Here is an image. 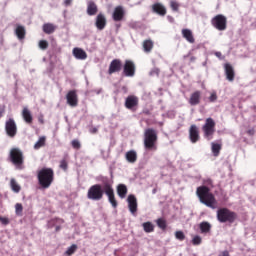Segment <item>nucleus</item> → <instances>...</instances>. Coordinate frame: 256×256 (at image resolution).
<instances>
[{
  "label": "nucleus",
  "mask_w": 256,
  "mask_h": 256,
  "mask_svg": "<svg viewBox=\"0 0 256 256\" xmlns=\"http://www.w3.org/2000/svg\"><path fill=\"white\" fill-rule=\"evenodd\" d=\"M142 47L144 53H151V51H153V41L151 39L144 40Z\"/></svg>",
  "instance_id": "c756f323"
},
{
  "label": "nucleus",
  "mask_w": 256,
  "mask_h": 256,
  "mask_svg": "<svg viewBox=\"0 0 256 256\" xmlns=\"http://www.w3.org/2000/svg\"><path fill=\"white\" fill-rule=\"evenodd\" d=\"M219 256H231V255L229 254V251L224 250V251H222V252L219 254Z\"/></svg>",
  "instance_id": "de8ad7c7"
},
{
  "label": "nucleus",
  "mask_w": 256,
  "mask_h": 256,
  "mask_svg": "<svg viewBox=\"0 0 256 256\" xmlns=\"http://www.w3.org/2000/svg\"><path fill=\"white\" fill-rule=\"evenodd\" d=\"M15 214L18 217H23V204H21V203L15 204Z\"/></svg>",
  "instance_id": "c9c22d12"
},
{
  "label": "nucleus",
  "mask_w": 256,
  "mask_h": 256,
  "mask_svg": "<svg viewBox=\"0 0 256 256\" xmlns=\"http://www.w3.org/2000/svg\"><path fill=\"white\" fill-rule=\"evenodd\" d=\"M135 62L133 60H125L123 66V74L125 77H135Z\"/></svg>",
  "instance_id": "1a4fd4ad"
},
{
  "label": "nucleus",
  "mask_w": 256,
  "mask_h": 256,
  "mask_svg": "<svg viewBox=\"0 0 256 256\" xmlns=\"http://www.w3.org/2000/svg\"><path fill=\"white\" fill-rule=\"evenodd\" d=\"M15 35L18 37L20 41H23L25 39V35H27V32L25 30L24 26L18 25L15 29Z\"/></svg>",
  "instance_id": "cd10ccee"
},
{
  "label": "nucleus",
  "mask_w": 256,
  "mask_h": 256,
  "mask_svg": "<svg viewBox=\"0 0 256 256\" xmlns=\"http://www.w3.org/2000/svg\"><path fill=\"white\" fill-rule=\"evenodd\" d=\"M71 3H73V0H65V1H64V5H65L66 7H69V5H71Z\"/></svg>",
  "instance_id": "8fccbe9b"
},
{
  "label": "nucleus",
  "mask_w": 256,
  "mask_h": 256,
  "mask_svg": "<svg viewBox=\"0 0 256 256\" xmlns=\"http://www.w3.org/2000/svg\"><path fill=\"white\" fill-rule=\"evenodd\" d=\"M211 25L218 31L227 29V17L223 14H218L211 19Z\"/></svg>",
  "instance_id": "6e6552de"
},
{
  "label": "nucleus",
  "mask_w": 256,
  "mask_h": 256,
  "mask_svg": "<svg viewBox=\"0 0 256 256\" xmlns=\"http://www.w3.org/2000/svg\"><path fill=\"white\" fill-rule=\"evenodd\" d=\"M124 105L129 111H137V107H139V98L135 95H129L126 98Z\"/></svg>",
  "instance_id": "9d476101"
},
{
  "label": "nucleus",
  "mask_w": 256,
  "mask_h": 256,
  "mask_svg": "<svg viewBox=\"0 0 256 256\" xmlns=\"http://www.w3.org/2000/svg\"><path fill=\"white\" fill-rule=\"evenodd\" d=\"M209 101H210V103H215V101H217V93H215V92L211 93V95L209 97Z\"/></svg>",
  "instance_id": "c03bdc74"
},
{
  "label": "nucleus",
  "mask_w": 256,
  "mask_h": 256,
  "mask_svg": "<svg viewBox=\"0 0 256 256\" xmlns=\"http://www.w3.org/2000/svg\"><path fill=\"white\" fill-rule=\"evenodd\" d=\"M5 131L8 137H15L17 135V124L13 118H9L5 123Z\"/></svg>",
  "instance_id": "9b49d317"
},
{
  "label": "nucleus",
  "mask_w": 256,
  "mask_h": 256,
  "mask_svg": "<svg viewBox=\"0 0 256 256\" xmlns=\"http://www.w3.org/2000/svg\"><path fill=\"white\" fill-rule=\"evenodd\" d=\"M221 144L212 142L211 143V149L214 157H219V153H221Z\"/></svg>",
  "instance_id": "7c9ffc66"
},
{
  "label": "nucleus",
  "mask_w": 256,
  "mask_h": 256,
  "mask_svg": "<svg viewBox=\"0 0 256 256\" xmlns=\"http://www.w3.org/2000/svg\"><path fill=\"white\" fill-rule=\"evenodd\" d=\"M202 242H203V239L199 235H196L192 238L193 245H201Z\"/></svg>",
  "instance_id": "ea45409f"
},
{
  "label": "nucleus",
  "mask_w": 256,
  "mask_h": 256,
  "mask_svg": "<svg viewBox=\"0 0 256 256\" xmlns=\"http://www.w3.org/2000/svg\"><path fill=\"white\" fill-rule=\"evenodd\" d=\"M0 222L2 225H9V218L0 216Z\"/></svg>",
  "instance_id": "a18cd8bd"
},
{
  "label": "nucleus",
  "mask_w": 256,
  "mask_h": 256,
  "mask_svg": "<svg viewBox=\"0 0 256 256\" xmlns=\"http://www.w3.org/2000/svg\"><path fill=\"white\" fill-rule=\"evenodd\" d=\"M196 195L199 198L200 203L206 205L210 209H217V199L215 195L211 193V189L207 186H200L196 190Z\"/></svg>",
  "instance_id": "f03ea898"
},
{
  "label": "nucleus",
  "mask_w": 256,
  "mask_h": 256,
  "mask_svg": "<svg viewBox=\"0 0 256 256\" xmlns=\"http://www.w3.org/2000/svg\"><path fill=\"white\" fill-rule=\"evenodd\" d=\"M199 229L202 235H207V233H211V223L203 221L199 224Z\"/></svg>",
  "instance_id": "bb28decb"
},
{
  "label": "nucleus",
  "mask_w": 256,
  "mask_h": 256,
  "mask_svg": "<svg viewBox=\"0 0 256 256\" xmlns=\"http://www.w3.org/2000/svg\"><path fill=\"white\" fill-rule=\"evenodd\" d=\"M77 251V245L72 244L65 252V255L71 256Z\"/></svg>",
  "instance_id": "e433bc0d"
},
{
  "label": "nucleus",
  "mask_w": 256,
  "mask_h": 256,
  "mask_svg": "<svg viewBox=\"0 0 256 256\" xmlns=\"http://www.w3.org/2000/svg\"><path fill=\"white\" fill-rule=\"evenodd\" d=\"M156 225L159 227V229H162V231H165L167 229V220L163 218H158L156 220Z\"/></svg>",
  "instance_id": "72a5a7b5"
},
{
  "label": "nucleus",
  "mask_w": 256,
  "mask_h": 256,
  "mask_svg": "<svg viewBox=\"0 0 256 256\" xmlns=\"http://www.w3.org/2000/svg\"><path fill=\"white\" fill-rule=\"evenodd\" d=\"M121 69H123V62L121 59H114L110 62L108 75H113V73H120Z\"/></svg>",
  "instance_id": "f8f14e48"
},
{
  "label": "nucleus",
  "mask_w": 256,
  "mask_h": 256,
  "mask_svg": "<svg viewBox=\"0 0 256 256\" xmlns=\"http://www.w3.org/2000/svg\"><path fill=\"white\" fill-rule=\"evenodd\" d=\"M98 11H99V8L97 7V4H95L92 0L88 1L87 15H89L90 17H93V15H97Z\"/></svg>",
  "instance_id": "5701e85b"
},
{
  "label": "nucleus",
  "mask_w": 256,
  "mask_h": 256,
  "mask_svg": "<svg viewBox=\"0 0 256 256\" xmlns=\"http://www.w3.org/2000/svg\"><path fill=\"white\" fill-rule=\"evenodd\" d=\"M189 138L191 143H197V141L201 139V137L199 136V128L197 127V125L193 124L190 126Z\"/></svg>",
  "instance_id": "f3484780"
},
{
  "label": "nucleus",
  "mask_w": 256,
  "mask_h": 256,
  "mask_svg": "<svg viewBox=\"0 0 256 256\" xmlns=\"http://www.w3.org/2000/svg\"><path fill=\"white\" fill-rule=\"evenodd\" d=\"M183 39L187 41V43H190L193 45L195 43V36L193 35V31L189 28H184L181 31Z\"/></svg>",
  "instance_id": "412c9836"
},
{
  "label": "nucleus",
  "mask_w": 256,
  "mask_h": 256,
  "mask_svg": "<svg viewBox=\"0 0 256 256\" xmlns=\"http://www.w3.org/2000/svg\"><path fill=\"white\" fill-rule=\"evenodd\" d=\"M101 184L92 185L87 191V199L90 201H101L104 195L107 196L110 205H112L113 209H117L119 203L115 198V190L113 189V181H111L108 177L102 178Z\"/></svg>",
  "instance_id": "f257e3e1"
},
{
  "label": "nucleus",
  "mask_w": 256,
  "mask_h": 256,
  "mask_svg": "<svg viewBox=\"0 0 256 256\" xmlns=\"http://www.w3.org/2000/svg\"><path fill=\"white\" fill-rule=\"evenodd\" d=\"M22 117L25 123H27L28 125H31V123H33V115L31 114V111L29 110V108L27 107L23 108Z\"/></svg>",
  "instance_id": "b1692460"
},
{
  "label": "nucleus",
  "mask_w": 256,
  "mask_h": 256,
  "mask_svg": "<svg viewBox=\"0 0 256 256\" xmlns=\"http://www.w3.org/2000/svg\"><path fill=\"white\" fill-rule=\"evenodd\" d=\"M43 32L46 33V35H51L57 31V26L53 23H45L42 26Z\"/></svg>",
  "instance_id": "a878e982"
},
{
  "label": "nucleus",
  "mask_w": 256,
  "mask_h": 256,
  "mask_svg": "<svg viewBox=\"0 0 256 256\" xmlns=\"http://www.w3.org/2000/svg\"><path fill=\"white\" fill-rule=\"evenodd\" d=\"M189 105L195 107L201 103V91L196 90L194 91L188 100Z\"/></svg>",
  "instance_id": "a211bd4d"
},
{
  "label": "nucleus",
  "mask_w": 256,
  "mask_h": 256,
  "mask_svg": "<svg viewBox=\"0 0 256 256\" xmlns=\"http://www.w3.org/2000/svg\"><path fill=\"white\" fill-rule=\"evenodd\" d=\"M216 55H217V57H219V55H221V53H220V52H217Z\"/></svg>",
  "instance_id": "6e6d98bb"
},
{
  "label": "nucleus",
  "mask_w": 256,
  "mask_h": 256,
  "mask_svg": "<svg viewBox=\"0 0 256 256\" xmlns=\"http://www.w3.org/2000/svg\"><path fill=\"white\" fill-rule=\"evenodd\" d=\"M117 195L120 199H125L127 197L128 189L125 184H118L116 187Z\"/></svg>",
  "instance_id": "393cba45"
},
{
  "label": "nucleus",
  "mask_w": 256,
  "mask_h": 256,
  "mask_svg": "<svg viewBox=\"0 0 256 256\" xmlns=\"http://www.w3.org/2000/svg\"><path fill=\"white\" fill-rule=\"evenodd\" d=\"M247 135H250V136L255 135V129L252 128V129L248 130Z\"/></svg>",
  "instance_id": "09e8293b"
},
{
  "label": "nucleus",
  "mask_w": 256,
  "mask_h": 256,
  "mask_svg": "<svg viewBox=\"0 0 256 256\" xmlns=\"http://www.w3.org/2000/svg\"><path fill=\"white\" fill-rule=\"evenodd\" d=\"M124 17H125V10L122 8V6H117L114 9V12L112 14L113 21H116V22L123 21Z\"/></svg>",
  "instance_id": "aec40b11"
},
{
  "label": "nucleus",
  "mask_w": 256,
  "mask_h": 256,
  "mask_svg": "<svg viewBox=\"0 0 256 256\" xmlns=\"http://www.w3.org/2000/svg\"><path fill=\"white\" fill-rule=\"evenodd\" d=\"M125 159L128 163H136L137 162V152L135 150H129L125 154Z\"/></svg>",
  "instance_id": "c85d7f7f"
},
{
  "label": "nucleus",
  "mask_w": 256,
  "mask_h": 256,
  "mask_svg": "<svg viewBox=\"0 0 256 256\" xmlns=\"http://www.w3.org/2000/svg\"><path fill=\"white\" fill-rule=\"evenodd\" d=\"M143 113H144V115H151V111H149V110H144Z\"/></svg>",
  "instance_id": "603ef678"
},
{
  "label": "nucleus",
  "mask_w": 256,
  "mask_h": 256,
  "mask_svg": "<svg viewBox=\"0 0 256 256\" xmlns=\"http://www.w3.org/2000/svg\"><path fill=\"white\" fill-rule=\"evenodd\" d=\"M59 223H65V221L63 219H58L57 220Z\"/></svg>",
  "instance_id": "5fc2aeb1"
},
{
  "label": "nucleus",
  "mask_w": 256,
  "mask_h": 256,
  "mask_svg": "<svg viewBox=\"0 0 256 256\" xmlns=\"http://www.w3.org/2000/svg\"><path fill=\"white\" fill-rule=\"evenodd\" d=\"M142 227L145 233H153L155 231V226L151 222H144L142 224Z\"/></svg>",
  "instance_id": "2f4dec72"
},
{
  "label": "nucleus",
  "mask_w": 256,
  "mask_h": 256,
  "mask_svg": "<svg viewBox=\"0 0 256 256\" xmlns=\"http://www.w3.org/2000/svg\"><path fill=\"white\" fill-rule=\"evenodd\" d=\"M99 130L97 129V128H92L91 130H90V133H92L93 135H95V133H97Z\"/></svg>",
  "instance_id": "3c124183"
},
{
  "label": "nucleus",
  "mask_w": 256,
  "mask_h": 256,
  "mask_svg": "<svg viewBox=\"0 0 256 256\" xmlns=\"http://www.w3.org/2000/svg\"><path fill=\"white\" fill-rule=\"evenodd\" d=\"M219 223H230L233 224L238 219V215L235 211L229 208H219L216 214Z\"/></svg>",
  "instance_id": "39448f33"
},
{
  "label": "nucleus",
  "mask_w": 256,
  "mask_h": 256,
  "mask_svg": "<svg viewBox=\"0 0 256 256\" xmlns=\"http://www.w3.org/2000/svg\"><path fill=\"white\" fill-rule=\"evenodd\" d=\"M10 186H11L12 191H14V193H19V191H21V186L17 183L15 178H12L10 180Z\"/></svg>",
  "instance_id": "473e14b6"
},
{
  "label": "nucleus",
  "mask_w": 256,
  "mask_h": 256,
  "mask_svg": "<svg viewBox=\"0 0 256 256\" xmlns=\"http://www.w3.org/2000/svg\"><path fill=\"white\" fill-rule=\"evenodd\" d=\"M66 100L70 107H77L79 105V96H77V90H70L66 94Z\"/></svg>",
  "instance_id": "ddd939ff"
},
{
  "label": "nucleus",
  "mask_w": 256,
  "mask_h": 256,
  "mask_svg": "<svg viewBox=\"0 0 256 256\" xmlns=\"http://www.w3.org/2000/svg\"><path fill=\"white\" fill-rule=\"evenodd\" d=\"M224 71H225L227 81H230V82L235 81V69L231 64L226 63L224 65Z\"/></svg>",
  "instance_id": "6ab92c4d"
},
{
  "label": "nucleus",
  "mask_w": 256,
  "mask_h": 256,
  "mask_svg": "<svg viewBox=\"0 0 256 256\" xmlns=\"http://www.w3.org/2000/svg\"><path fill=\"white\" fill-rule=\"evenodd\" d=\"M215 126L216 123L213 118H207L205 120V123L202 126V131L204 138L207 139V141H211V139H213V135H215Z\"/></svg>",
  "instance_id": "0eeeda50"
},
{
  "label": "nucleus",
  "mask_w": 256,
  "mask_h": 256,
  "mask_svg": "<svg viewBox=\"0 0 256 256\" xmlns=\"http://www.w3.org/2000/svg\"><path fill=\"white\" fill-rule=\"evenodd\" d=\"M128 203V209L132 215H135L137 213V197L135 195L130 194L127 198Z\"/></svg>",
  "instance_id": "2eb2a0df"
},
{
  "label": "nucleus",
  "mask_w": 256,
  "mask_h": 256,
  "mask_svg": "<svg viewBox=\"0 0 256 256\" xmlns=\"http://www.w3.org/2000/svg\"><path fill=\"white\" fill-rule=\"evenodd\" d=\"M9 160L16 167V169H23V163H25V157L23 151L19 148H12L9 153Z\"/></svg>",
  "instance_id": "423d86ee"
},
{
  "label": "nucleus",
  "mask_w": 256,
  "mask_h": 256,
  "mask_svg": "<svg viewBox=\"0 0 256 256\" xmlns=\"http://www.w3.org/2000/svg\"><path fill=\"white\" fill-rule=\"evenodd\" d=\"M38 47L42 49V51H45L49 48V42H47V40H40L38 43Z\"/></svg>",
  "instance_id": "4c0bfd02"
},
{
  "label": "nucleus",
  "mask_w": 256,
  "mask_h": 256,
  "mask_svg": "<svg viewBox=\"0 0 256 256\" xmlns=\"http://www.w3.org/2000/svg\"><path fill=\"white\" fill-rule=\"evenodd\" d=\"M72 53L75 59H80V61H85V59H87V52L81 48H74Z\"/></svg>",
  "instance_id": "4be33fe9"
},
{
  "label": "nucleus",
  "mask_w": 256,
  "mask_h": 256,
  "mask_svg": "<svg viewBox=\"0 0 256 256\" xmlns=\"http://www.w3.org/2000/svg\"><path fill=\"white\" fill-rule=\"evenodd\" d=\"M175 238L178 241H185V233H183V231L179 230L175 232Z\"/></svg>",
  "instance_id": "58836bf2"
},
{
  "label": "nucleus",
  "mask_w": 256,
  "mask_h": 256,
  "mask_svg": "<svg viewBox=\"0 0 256 256\" xmlns=\"http://www.w3.org/2000/svg\"><path fill=\"white\" fill-rule=\"evenodd\" d=\"M71 145L73 149H77V150L81 149V142L77 139L72 140Z\"/></svg>",
  "instance_id": "a19ab883"
},
{
  "label": "nucleus",
  "mask_w": 256,
  "mask_h": 256,
  "mask_svg": "<svg viewBox=\"0 0 256 256\" xmlns=\"http://www.w3.org/2000/svg\"><path fill=\"white\" fill-rule=\"evenodd\" d=\"M159 136L154 128H147L144 131V148L146 151H157Z\"/></svg>",
  "instance_id": "20e7f679"
},
{
  "label": "nucleus",
  "mask_w": 256,
  "mask_h": 256,
  "mask_svg": "<svg viewBox=\"0 0 256 256\" xmlns=\"http://www.w3.org/2000/svg\"><path fill=\"white\" fill-rule=\"evenodd\" d=\"M61 231V226H56V232Z\"/></svg>",
  "instance_id": "864d4df0"
},
{
  "label": "nucleus",
  "mask_w": 256,
  "mask_h": 256,
  "mask_svg": "<svg viewBox=\"0 0 256 256\" xmlns=\"http://www.w3.org/2000/svg\"><path fill=\"white\" fill-rule=\"evenodd\" d=\"M37 179L42 189H49L53 185V181H55L53 168H42L37 174Z\"/></svg>",
  "instance_id": "7ed1b4c3"
},
{
  "label": "nucleus",
  "mask_w": 256,
  "mask_h": 256,
  "mask_svg": "<svg viewBox=\"0 0 256 256\" xmlns=\"http://www.w3.org/2000/svg\"><path fill=\"white\" fill-rule=\"evenodd\" d=\"M69 165L67 164V160L63 159L60 161V169H63V171H67V168Z\"/></svg>",
  "instance_id": "37998d69"
},
{
  "label": "nucleus",
  "mask_w": 256,
  "mask_h": 256,
  "mask_svg": "<svg viewBox=\"0 0 256 256\" xmlns=\"http://www.w3.org/2000/svg\"><path fill=\"white\" fill-rule=\"evenodd\" d=\"M5 113V106H0V119L3 117V114Z\"/></svg>",
  "instance_id": "49530a36"
},
{
  "label": "nucleus",
  "mask_w": 256,
  "mask_h": 256,
  "mask_svg": "<svg viewBox=\"0 0 256 256\" xmlns=\"http://www.w3.org/2000/svg\"><path fill=\"white\" fill-rule=\"evenodd\" d=\"M95 27L98 31H103L107 27V17L103 12H100L95 18Z\"/></svg>",
  "instance_id": "4468645a"
},
{
  "label": "nucleus",
  "mask_w": 256,
  "mask_h": 256,
  "mask_svg": "<svg viewBox=\"0 0 256 256\" xmlns=\"http://www.w3.org/2000/svg\"><path fill=\"white\" fill-rule=\"evenodd\" d=\"M170 7L172 11H179V3L177 1H171L170 2Z\"/></svg>",
  "instance_id": "79ce46f5"
},
{
  "label": "nucleus",
  "mask_w": 256,
  "mask_h": 256,
  "mask_svg": "<svg viewBox=\"0 0 256 256\" xmlns=\"http://www.w3.org/2000/svg\"><path fill=\"white\" fill-rule=\"evenodd\" d=\"M152 11L153 13H156V15H159L160 17H165L167 15V8L162 3H154L152 5Z\"/></svg>",
  "instance_id": "dca6fc26"
},
{
  "label": "nucleus",
  "mask_w": 256,
  "mask_h": 256,
  "mask_svg": "<svg viewBox=\"0 0 256 256\" xmlns=\"http://www.w3.org/2000/svg\"><path fill=\"white\" fill-rule=\"evenodd\" d=\"M45 141H47V138L45 136H42L39 138V140L34 144V149H41V147H45Z\"/></svg>",
  "instance_id": "f704fd0d"
}]
</instances>
